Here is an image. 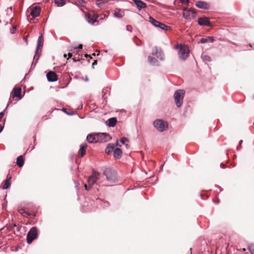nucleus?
Returning <instances> with one entry per match:
<instances>
[{
	"label": "nucleus",
	"mask_w": 254,
	"mask_h": 254,
	"mask_svg": "<svg viewBox=\"0 0 254 254\" xmlns=\"http://www.w3.org/2000/svg\"><path fill=\"white\" fill-rule=\"evenodd\" d=\"M175 49L179 50L178 57L183 61H185L189 56L190 50L188 47L182 44H177L175 47Z\"/></svg>",
	"instance_id": "f257e3e1"
},
{
	"label": "nucleus",
	"mask_w": 254,
	"mask_h": 254,
	"mask_svg": "<svg viewBox=\"0 0 254 254\" xmlns=\"http://www.w3.org/2000/svg\"><path fill=\"white\" fill-rule=\"evenodd\" d=\"M43 42H44V39L43 34H41V35L39 37L38 41H37V49L35 51V55L33 57L34 61L35 60V62H33L32 64L31 67H33V68H35L36 63L37 62V61L40 57V55L38 54L39 50L40 48H42L43 45Z\"/></svg>",
	"instance_id": "f03ea898"
},
{
	"label": "nucleus",
	"mask_w": 254,
	"mask_h": 254,
	"mask_svg": "<svg viewBox=\"0 0 254 254\" xmlns=\"http://www.w3.org/2000/svg\"><path fill=\"white\" fill-rule=\"evenodd\" d=\"M154 127L160 132L165 130L168 127V123L161 119H157L153 122Z\"/></svg>",
	"instance_id": "7ed1b4c3"
},
{
	"label": "nucleus",
	"mask_w": 254,
	"mask_h": 254,
	"mask_svg": "<svg viewBox=\"0 0 254 254\" xmlns=\"http://www.w3.org/2000/svg\"><path fill=\"white\" fill-rule=\"evenodd\" d=\"M183 11V16L187 20H191L195 17L196 11L194 9L185 7Z\"/></svg>",
	"instance_id": "20e7f679"
},
{
	"label": "nucleus",
	"mask_w": 254,
	"mask_h": 254,
	"mask_svg": "<svg viewBox=\"0 0 254 254\" xmlns=\"http://www.w3.org/2000/svg\"><path fill=\"white\" fill-rule=\"evenodd\" d=\"M104 175L109 182H115L117 180L115 171L111 168H106L104 171Z\"/></svg>",
	"instance_id": "39448f33"
},
{
	"label": "nucleus",
	"mask_w": 254,
	"mask_h": 254,
	"mask_svg": "<svg viewBox=\"0 0 254 254\" xmlns=\"http://www.w3.org/2000/svg\"><path fill=\"white\" fill-rule=\"evenodd\" d=\"M36 227H32L28 232L27 235V242L31 244L32 241L37 237V232Z\"/></svg>",
	"instance_id": "423d86ee"
},
{
	"label": "nucleus",
	"mask_w": 254,
	"mask_h": 254,
	"mask_svg": "<svg viewBox=\"0 0 254 254\" xmlns=\"http://www.w3.org/2000/svg\"><path fill=\"white\" fill-rule=\"evenodd\" d=\"M152 55L156 56V57L161 61L164 60V55L161 49L157 47H154L152 51Z\"/></svg>",
	"instance_id": "0eeeda50"
},
{
	"label": "nucleus",
	"mask_w": 254,
	"mask_h": 254,
	"mask_svg": "<svg viewBox=\"0 0 254 254\" xmlns=\"http://www.w3.org/2000/svg\"><path fill=\"white\" fill-rule=\"evenodd\" d=\"M98 142H106L109 141L111 138L107 133H98Z\"/></svg>",
	"instance_id": "6e6552de"
},
{
	"label": "nucleus",
	"mask_w": 254,
	"mask_h": 254,
	"mask_svg": "<svg viewBox=\"0 0 254 254\" xmlns=\"http://www.w3.org/2000/svg\"><path fill=\"white\" fill-rule=\"evenodd\" d=\"M198 24L200 26H211L212 25L209 21V19L207 17H200L197 20Z\"/></svg>",
	"instance_id": "1a4fd4ad"
},
{
	"label": "nucleus",
	"mask_w": 254,
	"mask_h": 254,
	"mask_svg": "<svg viewBox=\"0 0 254 254\" xmlns=\"http://www.w3.org/2000/svg\"><path fill=\"white\" fill-rule=\"evenodd\" d=\"M195 5L197 7L204 10H207L210 8L209 4L204 1H198L195 3Z\"/></svg>",
	"instance_id": "9d476101"
},
{
	"label": "nucleus",
	"mask_w": 254,
	"mask_h": 254,
	"mask_svg": "<svg viewBox=\"0 0 254 254\" xmlns=\"http://www.w3.org/2000/svg\"><path fill=\"white\" fill-rule=\"evenodd\" d=\"M47 80L50 82H54L58 80L57 74L52 71H49L46 75Z\"/></svg>",
	"instance_id": "9b49d317"
},
{
	"label": "nucleus",
	"mask_w": 254,
	"mask_h": 254,
	"mask_svg": "<svg viewBox=\"0 0 254 254\" xmlns=\"http://www.w3.org/2000/svg\"><path fill=\"white\" fill-rule=\"evenodd\" d=\"M86 140L90 143L98 142L97 133L89 134L86 137Z\"/></svg>",
	"instance_id": "f8f14e48"
},
{
	"label": "nucleus",
	"mask_w": 254,
	"mask_h": 254,
	"mask_svg": "<svg viewBox=\"0 0 254 254\" xmlns=\"http://www.w3.org/2000/svg\"><path fill=\"white\" fill-rule=\"evenodd\" d=\"M23 96H10L7 106L16 104L19 100H21Z\"/></svg>",
	"instance_id": "ddd939ff"
},
{
	"label": "nucleus",
	"mask_w": 254,
	"mask_h": 254,
	"mask_svg": "<svg viewBox=\"0 0 254 254\" xmlns=\"http://www.w3.org/2000/svg\"><path fill=\"white\" fill-rule=\"evenodd\" d=\"M41 12V7L38 6H36L34 7H33L31 12H30V15L33 17L35 18L38 17Z\"/></svg>",
	"instance_id": "4468645a"
},
{
	"label": "nucleus",
	"mask_w": 254,
	"mask_h": 254,
	"mask_svg": "<svg viewBox=\"0 0 254 254\" xmlns=\"http://www.w3.org/2000/svg\"><path fill=\"white\" fill-rule=\"evenodd\" d=\"M18 210V212L22 216H23L24 217H29L32 218V217H34V216H36L35 213H31L25 211V209L22 208H19Z\"/></svg>",
	"instance_id": "2eb2a0df"
},
{
	"label": "nucleus",
	"mask_w": 254,
	"mask_h": 254,
	"mask_svg": "<svg viewBox=\"0 0 254 254\" xmlns=\"http://www.w3.org/2000/svg\"><path fill=\"white\" fill-rule=\"evenodd\" d=\"M132 1L135 4L139 10L146 7V4L141 0H132Z\"/></svg>",
	"instance_id": "dca6fc26"
},
{
	"label": "nucleus",
	"mask_w": 254,
	"mask_h": 254,
	"mask_svg": "<svg viewBox=\"0 0 254 254\" xmlns=\"http://www.w3.org/2000/svg\"><path fill=\"white\" fill-rule=\"evenodd\" d=\"M114 157L116 159H119L122 157V151L119 148H116L114 149L113 151Z\"/></svg>",
	"instance_id": "f3484780"
},
{
	"label": "nucleus",
	"mask_w": 254,
	"mask_h": 254,
	"mask_svg": "<svg viewBox=\"0 0 254 254\" xmlns=\"http://www.w3.org/2000/svg\"><path fill=\"white\" fill-rule=\"evenodd\" d=\"M174 97L177 106L180 107L183 104L184 96H174Z\"/></svg>",
	"instance_id": "a211bd4d"
},
{
	"label": "nucleus",
	"mask_w": 254,
	"mask_h": 254,
	"mask_svg": "<svg viewBox=\"0 0 254 254\" xmlns=\"http://www.w3.org/2000/svg\"><path fill=\"white\" fill-rule=\"evenodd\" d=\"M10 95H22L20 87H15L10 93Z\"/></svg>",
	"instance_id": "6ab92c4d"
},
{
	"label": "nucleus",
	"mask_w": 254,
	"mask_h": 254,
	"mask_svg": "<svg viewBox=\"0 0 254 254\" xmlns=\"http://www.w3.org/2000/svg\"><path fill=\"white\" fill-rule=\"evenodd\" d=\"M11 178L10 177L5 180L3 185L1 186L3 190H6L9 188L11 185Z\"/></svg>",
	"instance_id": "aec40b11"
},
{
	"label": "nucleus",
	"mask_w": 254,
	"mask_h": 254,
	"mask_svg": "<svg viewBox=\"0 0 254 254\" xmlns=\"http://www.w3.org/2000/svg\"><path fill=\"white\" fill-rule=\"evenodd\" d=\"M148 63L152 65H159L158 61L156 59L151 56L148 57Z\"/></svg>",
	"instance_id": "412c9836"
},
{
	"label": "nucleus",
	"mask_w": 254,
	"mask_h": 254,
	"mask_svg": "<svg viewBox=\"0 0 254 254\" xmlns=\"http://www.w3.org/2000/svg\"><path fill=\"white\" fill-rule=\"evenodd\" d=\"M114 16L117 18H122L124 15V12L120 9H117L114 12Z\"/></svg>",
	"instance_id": "4be33fe9"
},
{
	"label": "nucleus",
	"mask_w": 254,
	"mask_h": 254,
	"mask_svg": "<svg viewBox=\"0 0 254 254\" xmlns=\"http://www.w3.org/2000/svg\"><path fill=\"white\" fill-rule=\"evenodd\" d=\"M108 126L110 127H114L117 123V119L115 118H111L108 120Z\"/></svg>",
	"instance_id": "5701e85b"
},
{
	"label": "nucleus",
	"mask_w": 254,
	"mask_h": 254,
	"mask_svg": "<svg viewBox=\"0 0 254 254\" xmlns=\"http://www.w3.org/2000/svg\"><path fill=\"white\" fill-rule=\"evenodd\" d=\"M114 149L115 147L113 144H108L105 149V153L107 154H110L112 152L114 151Z\"/></svg>",
	"instance_id": "b1692460"
},
{
	"label": "nucleus",
	"mask_w": 254,
	"mask_h": 254,
	"mask_svg": "<svg viewBox=\"0 0 254 254\" xmlns=\"http://www.w3.org/2000/svg\"><path fill=\"white\" fill-rule=\"evenodd\" d=\"M87 147V144H81L80 145V149L79 152H80V157H83L86 152L85 149Z\"/></svg>",
	"instance_id": "393cba45"
},
{
	"label": "nucleus",
	"mask_w": 254,
	"mask_h": 254,
	"mask_svg": "<svg viewBox=\"0 0 254 254\" xmlns=\"http://www.w3.org/2000/svg\"><path fill=\"white\" fill-rule=\"evenodd\" d=\"M16 164L19 167H22L24 165V160L22 155L18 156L16 159Z\"/></svg>",
	"instance_id": "a878e982"
},
{
	"label": "nucleus",
	"mask_w": 254,
	"mask_h": 254,
	"mask_svg": "<svg viewBox=\"0 0 254 254\" xmlns=\"http://www.w3.org/2000/svg\"><path fill=\"white\" fill-rule=\"evenodd\" d=\"M157 27L159 28L164 31H168L171 29V27L170 26H168L165 24L161 23V22H159V24Z\"/></svg>",
	"instance_id": "bb28decb"
},
{
	"label": "nucleus",
	"mask_w": 254,
	"mask_h": 254,
	"mask_svg": "<svg viewBox=\"0 0 254 254\" xmlns=\"http://www.w3.org/2000/svg\"><path fill=\"white\" fill-rule=\"evenodd\" d=\"M86 19L87 22L90 24H93L94 22L97 21V20L91 17L89 14H86Z\"/></svg>",
	"instance_id": "cd10ccee"
},
{
	"label": "nucleus",
	"mask_w": 254,
	"mask_h": 254,
	"mask_svg": "<svg viewBox=\"0 0 254 254\" xmlns=\"http://www.w3.org/2000/svg\"><path fill=\"white\" fill-rule=\"evenodd\" d=\"M149 21L153 25H154L156 27H157V26H158L160 22L159 21L156 20L151 16H149Z\"/></svg>",
	"instance_id": "c85d7f7f"
},
{
	"label": "nucleus",
	"mask_w": 254,
	"mask_h": 254,
	"mask_svg": "<svg viewBox=\"0 0 254 254\" xmlns=\"http://www.w3.org/2000/svg\"><path fill=\"white\" fill-rule=\"evenodd\" d=\"M55 2L59 7L63 6L65 4V0H55Z\"/></svg>",
	"instance_id": "c756f323"
},
{
	"label": "nucleus",
	"mask_w": 254,
	"mask_h": 254,
	"mask_svg": "<svg viewBox=\"0 0 254 254\" xmlns=\"http://www.w3.org/2000/svg\"><path fill=\"white\" fill-rule=\"evenodd\" d=\"M97 181V180L93 178L90 176L87 180L88 185L92 187L93 185L96 183Z\"/></svg>",
	"instance_id": "7c9ffc66"
},
{
	"label": "nucleus",
	"mask_w": 254,
	"mask_h": 254,
	"mask_svg": "<svg viewBox=\"0 0 254 254\" xmlns=\"http://www.w3.org/2000/svg\"><path fill=\"white\" fill-rule=\"evenodd\" d=\"M186 91L184 89H179L175 91L174 95H185Z\"/></svg>",
	"instance_id": "2f4dec72"
},
{
	"label": "nucleus",
	"mask_w": 254,
	"mask_h": 254,
	"mask_svg": "<svg viewBox=\"0 0 254 254\" xmlns=\"http://www.w3.org/2000/svg\"><path fill=\"white\" fill-rule=\"evenodd\" d=\"M100 173L97 171H93L91 176L93 178L98 180L99 178Z\"/></svg>",
	"instance_id": "473e14b6"
},
{
	"label": "nucleus",
	"mask_w": 254,
	"mask_h": 254,
	"mask_svg": "<svg viewBox=\"0 0 254 254\" xmlns=\"http://www.w3.org/2000/svg\"><path fill=\"white\" fill-rule=\"evenodd\" d=\"M110 88H105L102 90V95H109L110 94Z\"/></svg>",
	"instance_id": "72a5a7b5"
},
{
	"label": "nucleus",
	"mask_w": 254,
	"mask_h": 254,
	"mask_svg": "<svg viewBox=\"0 0 254 254\" xmlns=\"http://www.w3.org/2000/svg\"><path fill=\"white\" fill-rule=\"evenodd\" d=\"M107 3V0H97L96 4L98 7H101L103 4Z\"/></svg>",
	"instance_id": "f704fd0d"
},
{
	"label": "nucleus",
	"mask_w": 254,
	"mask_h": 254,
	"mask_svg": "<svg viewBox=\"0 0 254 254\" xmlns=\"http://www.w3.org/2000/svg\"><path fill=\"white\" fill-rule=\"evenodd\" d=\"M248 249L250 251L251 254H254V244H250L248 246Z\"/></svg>",
	"instance_id": "c9c22d12"
},
{
	"label": "nucleus",
	"mask_w": 254,
	"mask_h": 254,
	"mask_svg": "<svg viewBox=\"0 0 254 254\" xmlns=\"http://www.w3.org/2000/svg\"><path fill=\"white\" fill-rule=\"evenodd\" d=\"M62 110L66 114L68 115H74L75 114V112H67L66 111V109L65 108H63Z\"/></svg>",
	"instance_id": "e433bc0d"
},
{
	"label": "nucleus",
	"mask_w": 254,
	"mask_h": 254,
	"mask_svg": "<svg viewBox=\"0 0 254 254\" xmlns=\"http://www.w3.org/2000/svg\"><path fill=\"white\" fill-rule=\"evenodd\" d=\"M203 60L205 61L210 62L211 61V59L209 56L207 55H204V56H203Z\"/></svg>",
	"instance_id": "4c0bfd02"
},
{
	"label": "nucleus",
	"mask_w": 254,
	"mask_h": 254,
	"mask_svg": "<svg viewBox=\"0 0 254 254\" xmlns=\"http://www.w3.org/2000/svg\"><path fill=\"white\" fill-rule=\"evenodd\" d=\"M208 41V40L207 39V37L206 38H201L199 41L200 43L203 44L207 42Z\"/></svg>",
	"instance_id": "58836bf2"
},
{
	"label": "nucleus",
	"mask_w": 254,
	"mask_h": 254,
	"mask_svg": "<svg viewBox=\"0 0 254 254\" xmlns=\"http://www.w3.org/2000/svg\"><path fill=\"white\" fill-rule=\"evenodd\" d=\"M128 141V140L127 138H126V137H122V138L121 139V140H120L122 144H125V142H127V141Z\"/></svg>",
	"instance_id": "ea45409f"
},
{
	"label": "nucleus",
	"mask_w": 254,
	"mask_h": 254,
	"mask_svg": "<svg viewBox=\"0 0 254 254\" xmlns=\"http://www.w3.org/2000/svg\"><path fill=\"white\" fill-rule=\"evenodd\" d=\"M16 26H13L12 27V28L10 29V32L11 34H14L15 33V30H16Z\"/></svg>",
	"instance_id": "a19ab883"
},
{
	"label": "nucleus",
	"mask_w": 254,
	"mask_h": 254,
	"mask_svg": "<svg viewBox=\"0 0 254 254\" xmlns=\"http://www.w3.org/2000/svg\"><path fill=\"white\" fill-rule=\"evenodd\" d=\"M74 184H75V188L77 190H79V183H78L77 182H76L75 181L74 182Z\"/></svg>",
	"instance_id": "79ce46f5"
},
{
	"label": "nucleus",
	"mask_w": 254,
	"mask_h": 254,
	"mask_svg": "<svg viewBox=\"0 0 254 254\" xmlns=\"http://www.w3.org/2000/svg\"><path fill=\"white\" fill-rule=\"evenodd\" d=\"M126 29L127 31L131 32L132 31V27L130 25H127L126 26Z\"/></svg>",
	"instance_id": "37998d69"
},
{
	"label": "nucleus",
	"mask_w": 254,
	"mask_h": 254,
	"mask_svg": "<svg viewBox=\"0 0 254 254\" xmlns=\"http://www.w3.org/2000/svg\"><path fill=\"white\" fill-rule=\"evenodd\" d=\"M207 39L208 40V41H210L211 43H212L214 41V39L213 37L208 36Z\"/></svg>",
	"instance_id": "c03bdc74"
},
{
	"label": "nucleus",
	"mask_w": 254,
	"mask_h": 254,
	"mask_svg": "<svg viewBox=\"0 0 254 254\" xmlns=\"http://www.w3.org/2000/svg\"><path fill=\"white\" fill-rule=\"evenodd\" d=\"M74 49H82V44H79L78 45V46L77 47H74L73 48Z\"/></svg>",
	"instance_id": "a18cd8bd"
},
{
	"label": "nucleus",
	"mask_w": 254,
	"mask_h": 254,
	"mask_svg": "<svg viewBox=\"0 0 254 254\" xmlns=\"http://www.w3.org/2000/svg\"><path fill=\"white\" fill-rule=\"evenodd\" d=\"M91 187V186H89V187H88L87 185H84V188L85 190H89L90 189Z\"/></svg>",
	"instance_id": "49530a36"
},
{
	"label": "nucleus",
	"mask_w": 254,
	"mask_h": 254,
	"mask_svg": "<svg viewBox=\"0 0 254 254\" xmlns=\"http://www.w3.org/2000/svg\"><path fill=\"white\" fill-rule=\"evenodd\" d=\"M181 1L183 3H188L189 1V0H181Z\"/></svg>",
	"instance_id": "de8ad7c7"
},
{
	"label": "nucleus",
	"mask_w": 254,
	"mask_h": 254,
	"mask_svg": "<svg viewBox=\"0 0 254 254\" xmlns=\"http://www.w3.org/2000/svg\"><path fill=\"white\" fill-rule=\"evenodd\" d=\"M241 148H242V146L239 144V146L237 147V150L239 151L241 149Z\"/></svg>",
	"instance_id": "09e8293b"
},
{
	"label": "nucleus",
	"mask_w": 254,
	"mask_h": 254,
	"mask_svg": "<svg viewBox=\"0 0 254 254\" xmlns=\"http://www.w3.org/2000/svg\"><path fill=\"white\" fill-rule=\"evenodd\" d=\"M116 146L121 147V145L119 144V141L117 140L115 143Z\"/></svg>",
	"instance_id": "8fccbe9b"
},
{
	"label": "nucleus",
	"mask_w": 254,
	"mask_h": 254,
	"mask_svg": "<svg viewBox=\"0 0 254 254\" xmlns=\"http://www.w3.org/2000/svg\"><path fill=\"white\" fill-rule=\"evenodd\" d=\"M3 128V127L0 125V133L2 131Z\"/></svg>",
	"instance_id": "3c124183"
},
{
	"label": "nucleus",
	"mask_w": 254,
	"mask_h": 254,
	"mask_svg": "<svg viewBox=\"0 0 254 254\" xmlns=\"http://www.w3.org/2000/svg\"><path fill=\"white\" fill-rule=\"evenodd\" d=\"M220 166L222 168L224 169L225 168V165L223 164H221Z\"/></svg>",
	"instance_id": "603ef678"
},
{
	"label": "nucleus",
	"mask_w": 254,
	"mask_h": 254,
	"mask_svg": "<svg viewBox=\"0 0 254 254\" xmlns=\"http://www.w3.org/2000/svg\"><path fill=\"white\" fill-rule=\"evenodd\" d=\"M72 54L71 53H69L68 54V58H70L72 57Z\"/></svg>",
	"instance_id": "864d4df0"
},
{
	"label": "nucleus",
	"mask_w": 254,
	"mask_h": 254,
	"mask_svg": "<svg viewBox=\"0 0 254 254\" xmlns=\"http://www.w3.org/2000/svg\"><path fill=\"white\" fill-rule=\"evenodd\" d=\"M104 203L105 204V206H108L109 205V202H108L105 201Z\"/></svg>",
	"instance_id": "5fc2aeb1"
},
{
	"label": "nucleus",
	"mask_w": 254,
	"mask_h": 254,
	"mask_svg": "<svg viewBox=\"0 0 254 254\" xmlns=\"http://www.w3.org/2000/svg\"><path fill=\"white\" fill-rule=\"evenodd\" d=\"M97 64V61H94V62L92 63V66H94L95 65H96Z\"/></svg>",
	"instance_id": "6e6d98bb"
},
{
	"label": "nucleus",
	"mask_w": 254,
	"mask_h": 254,
	"mask_svg": "<svg viewBox=\"0 0 254 254\" xmlns=\"http://www.w3.org/2000/svg\"><path fill=\"white\" fill-rule=\"evenodd\" d=\"M242 143H243V140H241L239 141V144H240V145H242Z\"/></svg>",
	"instance_id": "4d7b16f0"
},
{
	"label": "nucleus",
	"mask_w": 254,
	"mask_h": 254,
	"mask_svg": "<svg viewBox=\"0 0 254 254\" xmlns=\"http://www.w3.org/2000/svg\"><path fill=\"white\" fill-rule=\"evenodd\" d=\"M126 146L127 148H128L129 147V145L127 144H126Z\"/></svg>",
	"instance_id": "13d9d810"
},
{
	"label": "nucleus",
	"mask_w": 254,
	"mask_h": 254,
	"mask_svg": "<svg viewBox=\"0 0 254 254\" xmlns=\"http://www.w3.org/2000/svg\"><path fill=\"white\" fill-rule=\"evenodd\" d=\"M84 56H85V57L87 58L88 57V55L87 54H85Z\"/></svg>",
	"instance_id": "bf43d9fd"
},
{
	"label": "nucleus",
	"mask_w": 254,
	"mask_h": 254,
	"mask_svg": "<svg viewBox=\"0 0 254 254\" xmlns=\"http://www.w3.org/2000/svg\"><path fill=\"white\" fill-rule=\"evenodd\" d=\"M85 80L86 81H88V78L87 77H86V78H85Z\"/></svg>",
	"instance_id": "052dcab7"
},
{
	"label": "nucleus",
	"mask_w": 254,
	"mask_h": 254,
	"mask_svg": "<svg viewBox=\"0 0 254 254\" xmlns=\"http://www.w3.org/2000/svg\"><path fill=\"white\" fill-rule=\"evenodd\" d=\"M64 58H66V54H64Z\"/></svg>",
	"instance_id": "680f3d73"
},
{
	"label": "nucleus",
	"mask_w": 254,
	"mask_h": 254,
	"mask_svg": "<svg viewBox=\"0 0 254 254\" xmlns=\"http://www.w3.org/2000/svg\"><path fill=\"white\" fill-rule=\"evenodd\" d=\"M164 164L162 165L160 167L161 169L162 168Z\"/></svg>",
	"instance_id": "e2e57ef3"
},
{
	"label": "nucleus",
	"mask_w": 254,
	"mask_h": 254,
	"mask_svg": "<svg viewBox=\"0 0 254 254\" xmlns=\"http://www.w3.org/2000/svg\"><path fill=\"white\" fill-rule=\"evenodd\" d=\"M24 40H27V38L26 37H25L24 38Z\"/></svg>",
	"instance_id": "0e129e2a"
},
{
	"label": "nucleus",
	"mask_w": 254,
	"mask_h": 254,
	"mask_svg": "<svg viewBox=\"0 0 254 254\" xmlns=\"http://www.w3.org/2000/svg\"><path fill=\"white\" fill-rule=\"evenodd\" d=\"M104 52L106 53V52H107V50H104Z\"/></svg>",
	"instance_id": "69168bd1"
},
{
	"label": "nucleus",
	"mask_w": 254,
	"mask_h": 254,
	"mask_svg": "<svg viewBox=\"0 0 254 254\" xmlns=\"http://www.w3.org/2000/svg\"><path fill=\"white\" fill-rule=\"evenodd\" d=\"M92 55L95 56V54H93Z\"/></svg>",
	"instance_id": "338daca9"
},
{
	"label": "nucleus",
	"mask_w": 254,
	"mask_h": 254,
	"mask_svg": "<svg viewBox=\"0 0 254 254\" xmlns=\"http://www.w3.org/2000/svg\"><path fill=\"white\" fill-rule=\"evenodd\" d=\"M253 99L254 100V96H253Z\"/></svg>",
	"instance_id": "774afa93"
}]
</instances>
